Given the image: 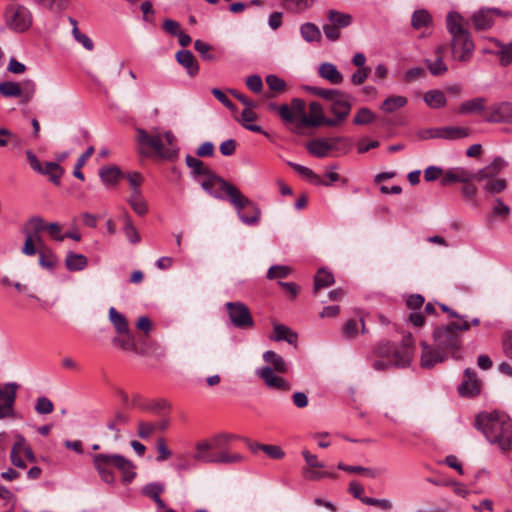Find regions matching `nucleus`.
<instances>
[{
	"label": "nucleus",
	"mask_w": 512,
	"mask_h": 512,
	"mask_svg": "<svg viewBox=\"0 0 512 512\" xmlns=\"http://www.w3.org/2000/svg\"><path fill=\"white\" fill-rule=\"evenodd\" d=\"M207 179L201 183V187L216 199L228 201L235 208L239 219L246 225H256L261 218L260 208L248 197L224 178L212 171L207 174Z\"/></svg>",
	"instance_id": "f257e3e1"
},
{
	"label": "nucleus",
	"mask_w": 512,
	"mask_h": 512,
	"mask_svg": "<svg viewBox=\"0 0 512 512\" xmlns=\"http://www.w3.org/2000/svg\"><path fill=\"white\" fill-rule=\"evenodd\" d=\"M136 134V142L142 155L148 156L154 152L160 158L167 160L177 157L179 148L176 137L171 131L160 133L158 129H153L151 133H148L143 128H137Z\"/></svg>",
	"instance_id": "f03ea898"
},
{
	"label": "nucleus",
	"mask_w": 512,
	"mask_h": 512,
	"mask_svg": "<svg viewBox=\"0 0 512 512\" xmlns=\"http://www.w3.org/2000/svg\"><path fill=\"white\" fill-rule=\"evenodd\" d=\"M476 425L489 442L503 451L512 449V420L508 416L498 412L478 415Z\"/></svg>",
	"instance_id": "7ed1b4c3"
},
{
	"label": "nucleus",
	"mask_w": 512,
	"mask_h": 512,
	"mask_svg": "<svg viewBox=\"0 0 512 512\" xmlns=\"http://www.w3.org/2000/svg\"><path fill=\"white\" fill-rule=\"evenodd\" d=\"M93 465L102 481L107 484L115 483L113 469L118 470L122 474V481L124 483H130L136 477L135 465L120 454H95L93 456Z\"/></svg>",
	"instance_id": "20e7f679"
},
{
	"label": "nucleus",
	"mask_w": 512,
	"mask_h": 512,
	"mask_svg": "<svg viewBox=\"0 0 512 512\" xmlns=\"http://www.w3.org/2000/svg\"><path fill=\"white\" fill-rule=\"evenodd\" d=\"M447 30L451 35V52L455 60L468 61L474 52V43L464 26V18L458 12H449L446 18Z\"/></svg>",
	"instance_id": "39448f33"
},
{
	"label": "nucleus",
	"mask_w": 512,
	"mask_h": 512,
	"mask_svg": "<svg viewBox=\"0 0 512 512\" xmlns=\"http://www.w3.org/2000/svg\"><path fill=\"white\" fill-rule=\"evenodd\" d=\"M307 90L329 102L328 111L333 117L327 121L328 127H339L343 125L352 109L353 97L349 93L337 89H325L313 86L307 87Z\"/></svg>",
	"instance_id": "423d86ee"
},
{
	"label": "nucleus",
	"mask_w": 512,
	"mask_h": 512,
	"mask_svg": "<svg viewBox=\"0 0 512 512\" xmlns=\"http://www.w3.org/2000/svg\"><path fill=\"white\" fill-rule=\"evenodd\" d=\"M470 324L468 320L463 322H451L448 325L437 327L433 331L434 345L449 355L454 356L462 345L461 331H468Z\"/></svg>",
	"instance_id": "0eeeda50"
},
{
	"label": "nucleus",
	"mask_w": 512,
	"mask_h": 512,
	"mask_svg": "<svg viewBox=\"0 0 512 512\" xmlns=\"http://www.w3.org/2000/svg\"><path fill=\"white\" fill-rule=\"evenodd\" d=\"M376 357L393 360L395 367H406L410 364L413 354V338L410 333L403 336L401 345L395 346L389 341H381L375 347Z\"/></svg>",
	"instance_id": "6e6552de"
},
{
	"label": "nucleus",
	"mask_w": 512,
	"mask_h": 512,
	"mask_svg": "<svg viewBox=\"0 0 512 512\" xmlns=\"http://www.w3.org/2000/svg\"><path fill=\"white\" fill-rule=\"evenodd\" d=\"M6 26L18 33L27 31L32 25V13L24 5L9 4L4 11Z\"/></svg>",
	"instance_id": "1a4fd4ad"
},
{
	"label": "nucleus",
	"mask_w": 512,
	"mask_h": 512,
	"mask_svg": "<svg viewBox=\"0 0 512 512\" xmlns=\"http://www.w3.org/2000/svg\"><path fill=\"white\" fill-rule=\"evenodd\" d=\"M208 441H202L196 444L194 459L202 463L214 464H236L243 461L244 457L239 453L223 452L211 453Z\"/></svg>",
	"instance_id": "9d476101"
},
{
	"label": "nucleus",
	"mask_w": 512,
	"mask_h": 512,
	"mask_svg": "<svg viewBox=\"0 0 512 512\" xmlns=\"http://www.w3.org/2000/svg\"><path fill=\"white\" fill-rule=\"evenodd\" d=\"M36 92L33 80L26 79L21 82L4 81L0 83V94L5 98H20V103H29Z\"/></svg>",
	"instance_id": "9b49d317"
},
{
	"label": "nucleus",
	"mask_w": 512,
	"mask_h": 512,
	"mask_svg": "<svg viewBox=\"0 0 512 512\" xmlns=\"http://www.w3.org/2000/svg\"><path fill=\"white\" fill-rule=\"evenodd\" d=\"M350 140L346 137L338 136L329 139H315L307 144V150L310 154L318 158H324L330 150L342 149L344 153L350 149Z\"/></svg>",
	"instance_id": "f8f14e48"
},
{
	"label": "nucleus",
	"mask_w": 512,
	"mask_h": 512,
	"mask_svg": "<svg viewBox=\"0 0 512 512\" xmlns=\"http://www.w3.org/2000/svg\"><path fill=\"white\" fill-rule=\"evenodd\" d=\"M231 324L238 329H250L254 320L249 308L242 302H227L225 304Z\"/></svg>",
	"instance_id": "ddd939ff"
},
{
	"label": "nucleus",
	"mask_w": 512,
	"mask_h": 512,
	"mask_svg": "<svg viewBox=\"0 0 512 512\" xmlns=\"http://www.w3.org/2000/svg\"><path fill=\"white\" fill-rule=\"evenodd\" d=\"M19 384L8 382L0 385V420L15 416V401Z\"/></svg>",
	"instance_id": "4468645a"
},
{
	"label": "nucleus",
	"mask_w": 512,
	"mask_h": 512,
	"mask_svg": "<svg viewBox=\"0 0 512 512\" xmlns=\"http://www.w3.org/2000/svg\"><path fill=\"white\" fill-rule=\"evenodd\" d=\"M496 16L509 17L511 13L502 12L497 8H481L472 15L471 21L475 30L484 31L493 26Z\"/></svg>",
	"instance_id": "2eb2a0df"
},
{
	"label": "nucleus",
	"mask_w": 512,
	"mask_h": 512,
	"mask_svg": "<svg viewBox=\"0 0 512 512\" xmlns=\"http://www.w3.org/2000/svg\"><path fill=\"white\" fill-rule=\"evenodd\" d=\"M484 120L489 123L512 124V103L503 101L490 105Z\"/></svg>",
	"instance_id": "dca6fc26"
},
{
	"label": "nucleus",
	"mask_w": 512,
	"mask_h": 512,
	"mask_svg": "<svg viewBox=\"0 0 512 512\" xmlns=\"http://www.w3.org/2000/svg\"><path fill=\"white\" fill-rule=\"evenodd\" d=\"M256 375L264 381L268 388L280 391H289L291 389V385L284 378L277 376L270 366L257 369Z\"/></svg>",
	"instance_id": "f3484780"
},
{
	"label": "nucleus",
	"mask_w": 512,
	"mask_h": 512,
	"mask_svg": "<svg viewBox=\"0 0 512 512\" xmlns=\"http://www.w3.org/2000/svg\"><path fill=\"white\" fill-rule=\"evenodd\" d=\"M481 381L478 379L473 369L467 368L464 371L462 383L458 387V392L464 397H473L480 393Z\"/></svg>",
	"instance_id": "a211bd4d"
},
{
	"label": "nucleus",
	"mask_w": 512,
	"mask_h": 512,
	"mask_svg": "<svg viewBox=\"0 0 512 512\" xmlns=\"http://www.w3.org/2000/svg\"><path fill=\"white\" fill-rule=\"evenodd\" d=\"M420 346L422 348L421 366L424 368H432L437 363L443 362L448 358L446 353L435 345L431 346L427 342L421 341Z\"/></svg>",
	"instance_id": "6ab92c4d"
},
{
	"label": "nucleus",
	"mask_w": 512,
	"mask_h": 512,
	"mask_svg": "<svg viewBox=\"0 0 512 512\" xmlns=\"http://www.w3.org/2000/svg\"><path fill=\"white\" fill-rule=\"evenodd\" d=\"M45 230L44 219L40 216L30 217L22 227V233L25 237H31L40 249L43 247V238L41 232Z\"/></svg>",
	"instance_id": "aec40b11"
},
{
	"label": "nucleus",
	"mask_w": 512,
	"mask_h": 512,
	"mask_svg": "<svg viewBox=\"0 0 512 512\" xmlns=\"http://www.w3.org/2000/svg\"><path fill=\"white\" fill-rule=\"evenodd\" d=\"M329 120V117L324 116L321 104L318 102H311L309 104V114L303 115L301 125L306 127L327 126V121Z\"/></svg>",
	"instance_id": "412c9836"
},
{
	"label": "nucleus",
	"mask_w": 512,
	"mask_h": 512,
	"mask_svg": "<svg viewBox=\"0 0 512 512\" xmlns=\"http://www.w3.org/2000/svg\"><path fill=\"white\" fill-rule=\"evenodd\" d=\"M485 97H475L473 99L462 102L458 108V113L461 115H482L483 117L488 113L489 106Z\"/></svg>",
	"instance_id": "4be33fe9"
},
{
	"label": "nucleus",
	"mask_w": 512,
	"mask_h": 512,
	"mask_svg": "<svg viewBox=\"0 0 512 512\" xmlns=\"http://www.w3.org/2000/svg\"><path fill=\"white\" fill-rule=\"evenodd\" d=\"M445 46L439 45L434 49V59L426 58L424 60L429 72L436 77L443 76L448 71V66L443 60Z\"/></svg>",
	"instance_id": "5701e85b"
},
{
	"label": "nucleus",
	"mask_w": 512,
	"mask_h": 512,
	"mask_svg": "<svg viewBox=\"0 0 512 512\" xmlns=\"http://www.w3.org/2000/svg\"><path fill=\"white\" fill-rule=\"evenodd\" d=\"M472 180H474L473 172H470L463 167H455L444 172L441 184L443 186H447L455 182L468 183Z\"/></svg>",
	"instance_id": "b1692460"
},
{
	"label": "nucleus",
	"mask_w": 512,
	"mask_h": 512,
	"mask_svg": "<svg viewBox=\"0 0 512 512\" xmlns=\"http://www.w3.org/2000/svg\"><path fill=\"white\" fill-rule=\"evenodd\" d=\"M318 74L321 78L334 85H338L343 82V75L339 72L336 65L330 62L322 63L318 68Z\"/></svg>",
	"instance_id": "393cba45"
},
{
	"label": "nucleus",
	"mask_w": 512,
	"mask_h": 512,
	"mask_svg": "<svg viewBox=\"0 0 512 512\" xmlns=\"http://www.w3.org/2000/svg\"><path fill=\"white\" fill-rule=\"evenodd\" d=\"M177 62L183 66L190 76H195L199 71V66L194 55L189 50H180L176 53Z\"/></svg>",
	"instance_id": "a878e982"
},
{
	"label": "nucleus",
	"mask_w": 512,
	"mask_h": 512,
	"mask_svg": "<svg viewBox=\"0 0 512 512\" xmlns=\"http://www.w3.org/2000/svg\"><path fill=\"white\" fill-rule=\"evenodd\" d=\"M271 339L275 341H286L291 345H296L298 335L288 326L283 324H275L273 326V335L271 336Z\"/></svg>",
	"instance_id": "bb28decb"
},
{
	"label": "nucleus",
	"mask_w": 512,
	"mask_h": 512,
	"mask_svg": "<svg viewBox=\"0 0 512 512\" xmlns=\"http://www.w3.org/2000/svg\"><path fill=\"white\" fill-rule=\"evenodd\" d=\"M129 420V414L118 410L115 412L114 416L107 421V428L114 432V440H119L121 438L120 426L126 425Z\"/></svg>",
	"instance_id": "cd10ccee"
},
{
	"label": "nucleus",
	"mask_w": 512,
	"mask_h": 512,
	"mask_svg": "<svg viewBox=\"0 0 512 512\" xmlns=\"http://www.w3.org/2000/svg\"><path fill=\"white\" fill-rule=\"evenodd\" d=\"M263 360L272 367L273 372L286 373L288 371V365L284 358L274 351H266L263 354Z\"/></svg>",
	"instance_id": "c85d7f7f"
},
{
	"label": "nucleus",
	"mask_w": 512,
	"mask_h": 512,
	"mask_svg": "<svg viewBox=\"0 0 512 512\" xmlns=\"http://www.w3.org/2000/svg\"><path fill=\"white\" fill-rule=\"evenodd\" d=\"M234 439H237V436L234 434L220 433L215 435L211 441H208V445L211 450H218L217 453L230 452L228 449V443Z\"/></svg>",
	"instance_id": "c756f323"
},
{
	"label": "nucleus",
	"mask_w": 512,
	"mask_h": 512,
	"mask_svg": "<svg viewBox=\"0 0 512 512\" xmlns=\"http://www.w3.org/2000/svg\"><path fill=\"white\" fill-rule=\"evenodd\" d=\"M288 165L300 176L308 180L310 183L314 185H329L328 183H324L320 176L314 173L310 168L294 163L288 162Z\"/></svg>",
	"instance_id": "7c9ffc66"
},
{
	"label": "nucleus",
	"mask_w": 512,
	"mask_h": 512,
	"mask_svg": "<svg viewBox=\"0 0 512 512\" xmlns=\"http://www.w3.org/2000/svg\"><path fill=\"white\" fill-rule=\"evenodd\" d=\"M424 102L432 109H439L446 105L447 100L441 90L433 89L424 94Z\"/></svg>",
	"instance_id": "2f4dec72"
},
{
	"label": "nucleus",
	"mask_w": 512,
	"mask_h": 512,
	"mask_svg": "<svg viewBox=\"0 0 512 512\" xmlns=\"http://www.w3.org/2000/svg\"><path fill=\"white\" fill-rule=\"evenodd\" d=\"M65 264L69 271H81L86 268L88 259L83 254L69 252L66 256Z\"/></svg>",
	"instance_id": "473e14b6"
},
{
	"label": "nucleus",
	"mask_w": 512,
	"mask_h": 512,
	"mask_svg": "<svg viewBox=\"0 0 512 512\" xmlns=\"http://www.w3.org/2000/svg\"><path fill=\"white\" fill-rule=\"evenodd\" d=\"M128 203L133 211L139 216H144L148 211L147 202L142 196L141 191H132L128 198Z\"/></svg>",
	"instance_id": "72a5a7b5"
},
{
	"label": "nucleus",
	"mask_w": 512,
	"mask_h": 512,
	"mask_svg": "<svg viewBox=\"0 0 512 512\" xmlns=\"http://www.w3.org/2000/svg\"><path fill=\"white\" fill-rule=\"evenodd\" d=\"M408 100L404 96L393 95L387 97L381 104V110L385 113H393L396 110L404 107Z\"/></svg>",
	"instance_id": "f704fd0d"
},
{
	"label": "nucleus",
	"mask_w": 512,
	"mask_h": 512,
	"mask_svg": "<svg viewBox=\"0 0 512 512\" xmlns=\"http://www.w3.org/2000/svg\"><path fill=\"white\" fill-rule=\"evenodd\" d=\"M493 43L498 48L496 55L499 58L502 66H507L512 63V42L504 44L497 39H493Z\"/></svg>",
	"instance_id": "c9c22d12"
},
{
	"label": "nucleus",
	"mask_w": 512,
	"mask_h": 512,
	"mask_svg": "<svg viewBox=\"0 0 512 512\" xmlns=\"http://www.w3.org/2000/svg\"><path fill=\"white\" fill-rule=\"evenodd\" d=\"M335 279L332 273L325 269H319L314 277V290L316 294L320 289L327 288L334 283Z\"/></svg>",
	"instance_id": "e433bc0d"
},
{
	"label": "nucleus",
	"mask_w": 512,
	"mask_h": 512,
	"mask_svg": "<svg viewBox=\"0 0 512 512\" xmlns=\"http://www.w3.org/2000/svg\"><path fill=\"white\" fill-rule=\"evenodd\" d=\"M109 320L115 327L117 333H128L130 331L128 322L123 314L118 312L114 307L109 309Z\"/></svg>",
	"instance_id": "4c0bfd02"
},
{
	"label": "nucleus",
	"mask_w": 512,
	"mask_h": 512,
	"mask_svg": "<svg viewBox=\"0 0 512 512\" xmlns=\"http://www.w3.org/2000/svg\"><path fill=\"white\" fill-rule=\"evenodd\" d=\"M40 174L49 176L52 183L59 185L60 179L64 174V169L56 162H46Z\"/></svg>",
	"instance_id": "58836bf2"
},
{
	"label": "nucleus",
	"mask_w": 512,
	"mask_h": 512,
	"mask_svg": "<svg viewBox=\"0 0 512 512\" xmlns=\"http://www.w3.org/2000/svg\"><path fill=\"white\" fill-rule=\"evenodd\" d=\"M327 18L330 23L341 28H346L352 23V16L336 10H329Z\"/></svg>",
	"instance_id": "ea45409f"
},
{
	"label": "nucleus",
	"mask_w": 512,
	"mask_h": 512,
	"mask_svg": "<svg viewBox=\"0 0 512 512\" xmlns=\"http://www.w3.org/2000/svg\"><path fill=\"white\" fill-rule=\"evenodd\" d=\"M257 119V115L253 112L252 109H244L241 113V124L244 128L247 130H250L252 132L256 133H264L266 134L262 127L259 125L251 124L253 121Z\"/></svg>",
	"instance_id": "a19ab883"
},
{
	"label": "nucleus",
	"mask_w": 512,
	"mask_h": 512,
	"mask_svg": "<svg viewBox=\"0 0 512 512\" xmlns=\"http://www.w3.org/2000/svg\"><path fill=\"white\" fill-rule=\"evenodd\" d=\"M121 175V170L117 166L104 167L99 171V176L106 185H114Z\"/></svg>",
	"instance_id": "79ce46f5"
},
{
	"label": "nucleus",
	"mask_w": 512,
	"mask_h": 512,
	"mask_svg": "<svg viewBox=\"0 0 512 512\" xmlns=\"http://www.w3.org/2000/svg\"><path fill=\"white\" fill-rule=\"evenodd\" d=\"M443 139L457 140L466 138L470 135V129L460 126H447L443 127Z\"/></svg>",
	"instance_id": "37998d69"
},
{
	"label": "nucleus",
	"mask_w": 512,
	"mask_h": 512,
	"mask_svg": "<svg viewBox=\"0 0 512 512\" xmlns=\"http://www.w3.org/2000/svg\"><path fill=\"white\" fill-rule=\"evenodd\" d=\"M300 33L303 39L307 42L320 41L321 32L314 23H304L300 27Z\"/></svg>",
	"instance_id": "c03bdc74"
},
{
	"label": "nucleus",
	"mask_w": 512,
	"mask_h": 512,
	"mask_svg": "<svg viewBox=\"0 0 512 512\" xmlns=\"http://www.w3.org/2000/svg\"><path fill=\"white\" fill-rule=\"evenodd\" d=\"M186 165L192 170L194 176L210 174L211 170L205 166L204 162L198 158L187 155L185 158Z\"/></svg>",
	"instance_id": "a18cd8bd"
},
{
	"label": "nucleus",
	"mask_w": 512,
	"mask_h": 512,
	"mask_svg": "<svg viewBox=\"0 0 512 512\" xmlns=\"http://www.w3.org/2000/svg\"><path fill=\"white\" fill-rule=\"evenodd\" d=\"M431 21V16L426 10H417L412 15L411 24L415 29H420L429 26Z\"/></svg>",
	"instance_id": "49530a36"
},
{
	"label": "nucleus",
	"mask_w": 512,
	"mask_h": 512,
	"mask_svg": "<svg viewBox=\"0 0 512 512\" xmlns=\"http://www.w3.org/2000/svg\"><path fill=\"white\" fill-rule=\"evenodd\" d=\"M376 115L369 108H360L353 118L355 125H367L375 121Z\"/></svg>",
	"instance_id": "de8ad7c7"
},
{
	"label": "nucleus",
	"mask_w": 512,
	"mask_h": 512,
	"mask_svg": "<svg viewBox=\"0 0 512 512\" xmlns=\"http://www.w3.org/2000/svg\"><path fill=\"white\" fill-rule=\"evenodd\" d=\"M94 153V147L89 146L86 151L77 159V162L74 167L73 175L79 180H84V174L81 172V168L85 165L86 161L92 156Z\"/></svg>",
	"instance_id": "09e8293b"
},
{
	"label": "nucleus",
	"mask_w": 512,
	"mask_h": 512,
	"mask_svg": "<svg viewBox=\"0 0 512 512\" xmlns=\"http://www.w3.org/2000/svg\"><path fill=\"white\" fill-rule=\"evenodd\" d=\"M39 264L47 269L53 268L57 263L56 255L49 249H39Z\"/></svg>",
	"instance_id": "8fccbe9b"
},
{
	"label": "nucleus",
	"mask_w": 512,
	"mask_h": 512,
	"mask_svg": "<svg viewBox=\"0 0 512 512\" xmlns=\"http://www.w3.org/2000/svg\"><path fill=\"white\" fill-rule=\"evenodd\" d=\"M112 342L123 350L135 349L134 336L130 331L128 333H119V336L115 337Z\"/></svg>",
	"instance_id": "3c124183"
},
{
	"label": "nucleus",
	"mask_w": 512,
	"mask_h": 512,
	"mask_svg": "<svg viewBox=\"0 0 512 512\" xmlns=\"http://www.w3.org/2000/svg\"><path fill=\"white\" fill-rule=\"evenodd\" d=\"M124 232L130 243L136 244L140 241L138 231L127 213L124 216Z\"/></svg>",
	"instance_id": "603ef678"
},
{
	"label": "nucleus",
	"mask_w": 512,
	"mask_h": 512,
	"mask_svg": "<svg viewBox=\"0 0 512 512\" xmlns=\"http://www.w3.org/2000/svg\"><path fill=\"white\" fill-rule=\"evenodd\" d=\"M157 431L156 424L152 422H147L144 420H139L137 423V435L141 439H148L153 435V433Z\"/></svg>",
	"instance_id": "864d4df0"
},
{
	"label": "nucleus",
	"mask_w": 512,
	"mask_h": 512,
	"mask_svg": "<svg viewBox=\"0 0 512 512\" xmlns=\"http://www.w3.org/2000/svg\"><path fill=\"white\" fill-rule=\"evenodd\" d=\"M165 487L161 483H149L142 488V494L151 498L154 502L160 498V494L164 491Z\"/></svg>",
	"instance_id": "5fc2aeb1"
},
{
	"label": "nucleus",
	"mask_w": 512,
	"mask_h": 512,
	"mask_svg": "<svg viewBox=\"0 0 512 512\" xmlns=\"http://www.w3.org/2000/svg\"><path fill=\"white\" fill-rule=\"evenodd\" d=\"M271 110H277L280 118L286 123H293L296 121V117L293 114L291 107L287 104L277 106L276 104H270Z\"/></svg>",
	"instance_id": "6e6d98bb"
},
{
	"label": "nucleus",
	"mask_w": 512,
	"mask_h": 512,
	"mask_svg": "<svg viewBox=\"0 0 512 512\" xmlns=\"http://www.w3.org/2000/svg\"><path fill=\"white\" fill-rule=\"evenodd\" d=\"M507 187L505 179H490L487 180L483 189L490 194H498L504 191Z\"/></svg>",
	"instance_id": "4d7b16f0"
},
{
	"label": "nucleus",
	"mask_w": 512,
	"mask_h": 512,
	"mask_svg": "<svg viewBox=\"0 0 512 512\" xmlns=\"http://www.w3.org/2000/svg\"><path fill=\"white\" fill-rule=\"evenodd\" d=\"M54 405L52 401L45 397L41 396L37 398L36 404H35V411L38 414L44 415V414H50L53 412Z\"/></svg>",
	"instance_id": "13d9d810"
},
{
	"label": "nucleus",
	"mask_w": 512,
	"mask_h": 512,
	"mask_svg": "<svg viewBox=\"0 0 512 512\" xmlns=\"http://www.w3.org/2000/svg\"><path fill=\"white\" fill-rule=\"evenodd\" d=\"M265 80L269 89L274 92L280 93L283 92L286 88V82L274 74L266 76Z\"/></svg>",
	"instance_id": "bf43d9fd"
},
{
	"label": "nucleus",
	"mask_w": 512,
	"mask_h": 512,
	"mask_svg": "<svg viewBox=\"0 0 512 512\" xmlns=\"http://www.w3.org/2000/svg\"><path fill=\"white\" fill-rule=\"evenodd\" d=\"M291 269L289 266L285 265H274L271 266L267 272V278L275 279V278H285L289 275Z\"/></svg>",
	"instance_id": "052dcab7"
},
{
	"label": "nucleus",
	"mask_w": 512,
	"mask_h": 512,
	"mask_svg": "<svg viewBox=\"0 0 512 512\" xmlns=\"http://www.w3.org/2000/svg\"><path fill=\"white\" fill-rule=\"evenodd\" d=\"M287 9L300 12L310 8L313 0H284Z\"/></svg>",
	"instance_id": "680f3d73"
},
{
	"label": "nucleus",
	"mask_w": 512,
	"mask_h": 512,
	"mask_svg": "<svg viewBox=\"0 0 512 512\" xmlns=\"http://www.w3.org/2000/svg\"><path fill=\"white\" fill-rule=\"evenodd\" d=\"M257 447L266 453L272 459H282L285 456L284 451L277 445H257Z\"/></svg>",
	"instance_id": "e2e57ef3"
},
{
	"label": "nucleus",
	"mask_w": 512,
	"mask_h": 512,
	"mask_svg": "<svg viewBox=\"0 0 512 512\" xmlns=\"http://www.w3.org/2000/svg\"><path fill=\"white\" fill-rule=\"evenodd\" d=\"M302 475L305 479L310 481H318L324 477H334L335 475L329 472H319L315 468H303Z\"/></svg>",
	"instance_id": "0e129e2a"
},
{
	"label": "nucleus",
	"mask_w": 512,
	"mask_h": 512,
	"mask_svg": "<svg viewBox=\"0 0 512 512\" xmlns=\"http://www.w3.org/2000/svg\"><path fill=\"white\" fill-rule=\"evenodd\" d=\"M371 68H358L352 75H351V82L353 85L359 86L363 84L367 78L369 77L371 73Z\"/></svg>",
	"instance_id": "69168bd1"
},
{
	"label": "nucleus",
	"mask_w": 512,
	"mask_h": 512,
	"mask_svg": "<svg viewBox=\"0 0 512 512\" xmlns=\"http://www.w3.org/2000/svg\"><path fill=\"white\" fill-rule=\"evenodd\" d=\"M195 50L201 55V57L205 60L212 61L215 57L210 53L211 46L202 40H196L194 42Z\"/></svg>",
	"instance_id": "338daca9"
},
{
	"label": "nucleus",
	"mask_w": 512,
	"mask_h": 512,
	"mask_svg": "<svg viewBox=\"0 0 512 512\" xmlns=\"http://www.w3.org/2000/svg\"><path fill=\"white\" fill-rule=\"evenodd\" d=\"M342 334L343 337L348 340L356 338V336L358 335L357 322L353 319L348 320L343 326Z\"/></svg>",
	"instance_id": "774afa93"
}]
</instances>
